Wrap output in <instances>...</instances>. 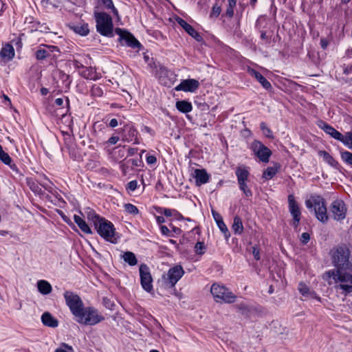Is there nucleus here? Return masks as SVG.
I'll use <instances>...</instances> for the list:
<instances>
[{"label": "nucleus", "instance_id": "nucleus-1", "mask_svg": "<svg viewBox=\"0 0 352 352\" xmlns=\"http://www.w3.org/2000/svg\"><path fill=\"white\" fill-rule=\"evenodd\" d=\"M347 270H329L322 274V278L329 285H334L336 290H342L345 296L352 293V274Z\"/></svg>", "mask_w": 352, "mask_h": 352}, {"label": "nucleus", "instance_id": "nucleus-2", "mask_svg": "<svg viewBox=\"0 0 352 352\" xmlns=\"http://www.w3.org/2000/svg\"><path fill=\"white\" fill-rule=\"evenodd\" d=\"M351 252L345 245L334 248L331 251V258L335 267L331 270H349L352 271V263L349 261Z\"/></svg>", "mask_w": 352, "mask_h": 352}, {"label": "nucleus", "instance_id": "nucleus-3", "mask_svg": "<svg viewBox=\"0 0 352 352\" xmlns=\"http://www.w3.org/2000/svg\"><path fill=\"white\" fill-rule=\"evenodd\" d=\"M94 216L96 219L94 220V226L100 236L107 241L116 243L118 238L116 236V233L113 224L103 217L96 216L94 214Z\"/></svg>", "mask_w": 352, "mask_h": 352}, {"label": "nucleus", "instance_id": "nucleus-4", "mask_svg": "<svg viewBox=\"0 0 352 352\" xmlns=\"http://www.w3.org/2000/svg\"><path fill=\"white\" fill-rule=\"evenodd\" d=\"M94 19L97 32L102 36H113V24L111 16L104 12L94 11Z\"/></svg>", "mask_w": 352, "mask_h": 352}, {"label": "nucleus", "instance_id": "nucleus-5", "mask_svg": "<svg viewBox=\"0 0 352 352\" xmlns=\"http://www.w3.org/2000/svg\"><path fill=\"white\" fill-rule=\"evenodd\" d=\"M75 320L84 325H96L104 320L97 309L94 307H84L83 310L75 317Z\"/></svg>", "mask_w": 352, "mask_h": 352}, {"label": "nucleus", "instance_id": "nucleus-6", "mask_svg": "<svg viewBox=\"0 0 352 352\" xmlns=\"http://www.w3.org/2000/svg\"><path fill=\"white\" fill-rule=\"evenodd\" d=\"M210 292L217 302L232 303L236 299V296L223 285L214 283L211 287Z\"/></svg>", "mask_w": 352, "mask_h": 352}, {"label": "nucleus", "instance_id": "nucleus-7", "mask_svg": "<svg viewBox=\"0 0 352 352\" xmlns=\"http://www.w3.org/2000/svg\"><path fill=\"white\" fill-rule=\"evenodd\" d=\"M63 297L66 305L75 318L83 310L85 305L82 300L78 294L71 290H65L63 293Z\"/></svg>", "mask_w": 352, "mask_h": 352}, {"label": "nucleus", "instance_id": "nucleus-8", "mask_svg": "<svg viewBox=\"0 0 352 352\" xmlns=\"http://www.w3.org/2000/svg\"><path fill=\"white\" fill-rule=\"evenodd\" d=\"M115 32L119 36V41L121 45H126L133 49L140 50L142 48V44L135 38V36L129 32L122 30L120 28L115 29Z\"/></svg>", "mask_w": 352, "mask_h": 352}, {"label": "nucleus", "instance_id": "nucleus-9", "mask_svg": "<svg viewBox=\"0 0 352 352\" xmlns=\"http://www.w3.org/2000/svg\"><path fill=\"white\" fill-rule=\"evenodd\" d=\"M287 202L289 211L292 217L290 223L296 230L301 219L300 206L293 195L287 197Z\"/></svg>", "mask_w": 352, "mask_h": 352}, {"label": "nucleus", "instance_id": "nucleus-10", "mask_svg": "<svg viewBox=\"0 0 352 352\" xmlns=\"http://www.w3.org/2000/svg\"><path fill=\"white\" fill-rule=\"evenodd\" d=\"M140 283L142 288L151 292L153 290V278L150 272L149 267L144 263H142L139 268Z\"/></svg>", "mask_w": 352, "mask_h": 352}, {"label": "nucleus", "instance_id": "nucleus-11", "mask_svg": "<svg viewBox=\"0 0 352 352\" xmlns=\"http://www.w3.org/2000/svg\"><path fill=\"white\" fill-rule=\"evenodd\" d=\"M251 149L261 162L265 163L269 162L272 152L262 142L254 140L251 144Z\"/></svg>", "mask_w": 352, "mask_h": 352}, {"label": "nucleus", "instance_id": "nucleus-12", "mask_svg": "<svg viewBox=\"0 0 352 352\" xmlns=\"http://www.w3.org/2000/svg\"><path fill=\"white\" fill-rule=\"evenodd\" d=\"M184 271L181 265H176L168 271L166 276H164L165 282L169 287H173L178 280L182 277Z\"/></svg>", "mask_w": 352, "mask_h": 352}, {"label": "nucleus", "instance_id": "nucleus-13", "mask_svg": "<svg viewBox=\"0 0 352 352\" xmlns=\"http://www.w3.org/2000/svg\"><path fill=\"white\" fill-rule=\"evenodd\" d=\"M330 210L336 221H341L346 217V208L342 200L334 201L331 204Z\"/></svg>", "mask_w": 352, "mask_h": 352}, {"label": "nucleus", "instance_id": "nucleus-14", "mask_svg": "<svg viewBox=\"0 0 352 352\" xmlns=\"http://www.w3.org/2000/svg\"><path fill=\"white\" fill-rule=\"evenodd\" d=\"M199 82L196 79L189 78L183 80L175 87V89L177 91H183L185 92H195L199 87Z\"/></svg>", "mask_w": 352, "mask_h": 352}, {"label": "nucleus", "instance_id": "nucleus-15", "mask_svg": "<svg viewBox=\"0 0 352 352\" xmlns=\"http://www.w3.org/2000/svg\"><path fill=\"white\" fill-rule=\"evenodd\" d=\"M176 22L193 38L198 42H202L203 38L201 34L197 32L194 28L188 24L185 20L179 16L175 18Z\"/></svg>", "mask_w": 352, "mask_h": 352}, {"label": "nucleus", "instance_id": "nucleus-16", "mask_svg": "<svg viewBox=\"0 0 352 352\" xmlns=\"http://www.w3.org/2000/svg\"><path fill=\"white\" fill-rule=\"evenodd\" d=\"M59 52L58 47L54 45H45L40 47L35 52L36 58L38 60H44L47 57H50L52 52Z\"/></svg>", "mask_w": 352, "mask_h": 352}, {"label": "nucleus", "instance_id": "nucleus-17", "mask_svg": "<svg viewBox=\"0 0 352 352\" xmlns=\"http://www.w3.org/2000/svg\"><path fill=\"white\" fill-rule=\"evenodd\" d=\"M192 175L195 180L197 186H200L208 183L210 179V175L207 173L206 170L204 168L195 169Z\"/></svg>", "mask_w": 352, "mask_h": 352}, {"label": "nucleus", "instance_id": "nucleus-18", "mask_svg": "<svg viewBox=\"0 0 352 352\" xmlns=\"http://www.w3.org/2000/svg\"><path fill=\"white\" fill-rule=\"evenodd\" d=\"M318 126L333 138L340 142L342 140L343 135L327 123L320 121Z\"/></svg>", "mask_w": 352, "mask_h": 352}, {"label": "nucleus", "instance_id": "nucleus-19", "mask_svg": "<svg viewBox=\"0 0 352 352\" xmlns=\"http://www.w3.org/2000/svg\"><path fill=\"white\" fill-rule=\"evenodd\" d=\"M325 203L324 199L319 195H311L305 201V206L308 209H314V212Z\"/></svg>", "mask_w": 352, "mask_h": 352}, {"label": "nucleus", "instance_id": "nucleus-20", "mask_svg": "<svg viewBox=\"0 0 352 352\" xmlns=\"http://www.w3.org/2000/svg\"><path fill=\"white\" fill-rule=\"evenodd\" d=\"M248 72L249 73L250 75L254 77L265 89H268L271 87L270 82L256 70L248 67Z\"/></svg>", "mask_w": 352, "mask_h": 352}, {"label": "nucleus", "instance_id": "nucleus-21", "mask_svg": "<svg viewBox=\"0 0 352 352\" xmlns=\"http://www.w3.org/2000/svg\"><path fill=\"white\" fill-rule=\"evenodd\" d=\"M14 50L10 43L5 44L0 51V56L8 61L11 60L14 57Z\"/></svg>", "mask_w": 352, "mask_h": 352}, {"label": "nucleus", "instance_id": "nucleus-22", "mask_svg": "<svg viewBox=\"0 0 352 352\" xmlns=\"http://www.w3.org/2000/svg\"><path fill=\"white\" fill-rule=\"evenodd\" d=\"M43 324L49 327L55 328L58 325V321L50 312H44L41 316Z\"/></svg>", "mask_w": 352, "mask_h": 352}, {"label": "nucleus", "instance_id": "nucleus-23", "mask_svg": "<svg viewBox=\"0 0 352 352\" xmlns=\"http://www.w3.org/2000/svg\"><path fill=\"white\" fill-rule=\"evenodd\" d=\"M138 133V132L135 128L132 126L129 127L126 133L122 136V141L127 142L134 141L133 143L138 144H139V141L137 138Z\"/></svg>", "mask_w": 352, "mask_h": 352}, {"label": "nucleus", "instance_id": "nucleus-24", "mask_svg": "<svg viewBox=\"0 0 352 352\" xmlns=\"http://www.w3.org/2000/svg\"><path fill=\"white\" fill-rule=\"evenodd\" d=\"M37 288L38 292L43 295H47L52 290L50 283L45 280H41L37 282Z\"/></svg>", "mask_w": 352, "mask_h": 352}, {"label": "nucleus", "instance_id": "nucleus-25", "mask_svg": "<svg viewBox=\"0 0 352 352\" xmlns=\"http://www.w3.org/2000/svg\"><path fill=\"white\" fill-rule=\"evenodd\" d=\"M318 155L331 166L338 168L339 163L329 153L325 151H321Z\"/></svg>", "mask_w": 352, "mask_h": 352}, {"label": "nucleus", "instance_id": "nucleus-26", "mask_svg": "<svg viewBox=\"0 0 352 352\" xmlns=\"http://www.w3.org/2000/svg\"><path fill=\"white\" fill-rule=\"evenodd\" d=\"M315 214L318 220L322 223H326L328 221L329 217L327 213V207L325 203L322 205V206H321L317 209V210L315 211Z\"/></svg>", "mask_w": 352, "mask_h": 352}, {"label": "nucleus", "instance_id": "nucleus-27", "mask_svg": "<svg viewBox=\"0 0 352 352\" xmlns=\"http://www.w3.org/2000/svg\"><path fill=\"white\" fill-rule=\"evenodd\" d=\"M238 184H243L248 181L249 177V171L245 168H237L235 171Z\"/></svg>", "mask_w": 352, "mask_h": 352}, {"label": "nucleus", "instance_id": "nucleus-28", "mask_svg": "<svg viewBox=\"0 0 352 352\" xmlns=\"http://www.w3.org/2000/svg\"><path fill=\"white\" fill-rule=\"evenodd\" d=\"M176 108L182 113H187L192 111V104L186 100H179L176 102Z\"/></svg>", "mask_w": 352, "mask_h": 352}, {"label": "nucleus", "instance_id": "nucleus-29", "mask_svg": "<svg viewBox=\"0 0 352 352\" xmlns=\"http://www.w3.org/2000/svg\"><path fill=\"white\" fill-rule=\"evenodd\" d=\"M74 220L83 232L86 234L91 233V230L89 226L80 216L75 214L74 216Z\"/></svg>", "mask_w": 352, "mask_h": 352}, {"label": "nucleus", "instance_id": "nucleus-30", "mask_svg": "<svg viewBox=\"0 0 352 352\" xmlns=\"http://www.w3.org/2000/svg\"><path fill=\"white\" fill-rule=\"evenodd\" d=\"M232 228L236 234H241L243 231V226L241 218L239 216H235L233 219Z\"/></svg>", "mask_w": 352, "mask_h": 352}, {"label": "nucleus", "instance_id": "nucleus-31", "mask_svg": "<svg viewBox=\"0 0 352 352\" xmlns=\"http://www.w3.org/2000/svg\"><path fill=\"white\" fill-rule=\"evenodd\" d=\"M122 258L124 262L127 263L130 266H134L138 263L137 258L135 254L132 252H125L122 255Z\"/></svg>", "mask_w": 352, "mask_h": 352}, {"label": "nucleus", "instance_id": "nucleus-32", "mask_svg": "<svg viewBox=\"0 0 352 352\" xmlns=\"http://www.w3.org/2000/svg\"><path fill=\"white\" fill-rule=\"evenodd\" d=\"M82 70L80 72L82 77L88 80H96V73L92 67H86L82 69Z\"/></svg>", "mask_w": 352, "mask_h": 352}, {"label": "nucleus", "instance_id": "nucleus-33", "mask_svg": "<svg viewBox=\"0 0 352 352\" xmlns=\"http://www.w3.org/2000/svg\"><path fill=\"white\" fill-rule=\"evenodd\" d=\"M298 289L300 294L306 298H315V292L310 290V289L304 283H300Z\"/></svg>", "mask_w": 352, "mask_h": 352}, {"label": "nucleus", "instance_id": "nucleus-34", "mask_svg": "<svg viewBox=\"0 0 352 352\" xmlns=\"http://www.w3.org/2000/svg\"><path fill=\"white\" fill-rule=\"evenodd\" d=\"M73 30L76 33L81 36H86L89 32V26L87 23H82L74 25Z\"/></svg>", "mask_w": 352, "mask_h": 352}, {"label": "nucleus", "instance_id": "nucleus-35", "mask_svg": "<svg viewBox=\"0 0 352 352\" xmlns=\"http://www.w3.org/2000/svg\"><path fill=\"white\" fill-rule=\"evenodd\" d=\"M228 6L226 11V16L232 18L234 14V8L236 5V0H228Z\"/></svg>", "mask_w": 352, "mask_h": 352}, {"label": "nucleus", "instance_id": "nucleus-36", "mask_svg": "<svg viewBox=\"0 0 352 352\" xmlns=\"http://www.w3.org/2000/svg\"><path fill=\"white\" fill-rule=\"evenodd\" d=\"M276 168L274 167H268L267 168L263 173V177L265 178L267 180H269L272 179L276 173Z\"/></svg>", "mask_w": 352, "mask_h": 352}, {"label": "nucleus", "instance_id": "nucleus-37", "mask_svg": "<svg viewBox=\"0 0 352 352\" xmlns=\"http://www.w3.org/2000/svg\"><path fill=\"white\" fill-rule=\"evenodd\" d=\"M341 142L352 150V131L348 132L345 135H343Z\"/></svg>", "mask_w": 352, "mask_h": 352}, {"label": "nucleus", "instance_id": "nucleus-38", "mask_svg": "<svg viewBox=\"0 0 352 352\" xmlns=\"http://www.w3.org/2000/svg\"><path fill=\"white\" fill-rule=\"evenodd\" d=\"M124 210L129 213V214H138L139 213V210L138 208L133 204H125L124 205Z\"/></svg>", "mask_w": 352, "mask_h": 352}, {"label": "nucleus", "instance_id": "nucleus-39", "mask_svg": "<svg viewBox=\"0 0 352 352\" xmlns=\"http://www.w3.org/2000/svg\"><path fill=\"white\" fill-rule=\"evenodd\" d=\"M107 9H111L115 15L118 14V10L115 8L112 0H100Z\"/></svg>", "mask_w": 352, "mask_h": 352}, {"label": "nucleus", "instance_id": "nucleus-40", "mask_svg": "<svg viewBox=\"0 0 352 352\" xmlns=\"http://www.w3.org/2000/svg\"><path fill=\"white\" fill-rule=\"evenodd\" d=\"M341 159L346 164L352 166V153L349 151H342L340 153Z\"/></svg>", "mask_w": 352, "mask_h": 352}, {"label": "nucleus", "instance_id": "nucleus-41", "mask_svg": "<svg viewBox=\"0 0 352 352\" xmlns=\"http://www.w3.org/2000/svg\"><path fill=\"white\" fill-rule=\"evenodd\" d=\"M260 129L262 131L263 135L267 138H273V134L270 129L266 125L265 122H261L260 124Z\"/></svg>", "mask_w": 352, "mask_h": 352}, {"label": "nucleus", "instance_id": "nucleus-42", "mask_svg": "<svg viewBox=\"0 0 352 352\" xmlns=\"http://www.w3.org/2000/svg\"><path fill=\"white\" fill-rule=\"evenodd\" d=\"M217 224L219 230L224 234L225 237L228 239L230 236V234L223 221H219Z\"/></svg>", "mask_w": 352, "mask_h": 352}, {"label": "nucleus", "instance_id": "nucleus-43", "mask_svg": "<svg viewBox=\"0 0 352 352\" xmlns=\"http://www.w3.org/2000/svg\"><path fill=\"white\" fill-rule=\"evenodd\" d=\"M91 93L94 97H101L103 95V90L100 86L95 85L91 87Z\"/></svg>", "mask_w": 352, "mask_h": 352}, {"label": "nucleus", "instance_id": "nucleus-44", "mask_svg": "<svg viewBox=\"0 0 352 352\" xmlns=\"http://www.w3.org/2000/svg\"><path fill=\"white\" fill-rule=\"evenodd\" d=\"M195 250L197 254L202 255L205 252L206 246L204 242L198 241L195 245Z\"/></svg>", "mask_w": 352, "mask_h": 352}, {"label": "nucleus", "instance_id": "nucleus-45", "mask_svg": "<svg viewBox=\"0 0 352 352\" xmlns=\"http://www.w3.org/2000/svg\"><path fill=\"white\" fill-rule=\"evenodd\" d=\"M239 186L240 190L243 191L246 197H251L252 196V192L248 187L246 182L243 184H239Z\"/></svg>", "mask_w": 352, "mask_h": 352}, {"label": "nucleus", "instance_id": "nucleus-46", "mask_svg": "<svg viewBox=\"0 0 352 352\" xmlns=\"http://www.w3.org/2000/svg\"><path fill=\"white\" fill-rule=\"evenodd\" d=\"M74 349L72 346L66 343H61L60 347L55 350V352H73Z\"/></svg>", "mask_w": 352, "mask_h": 352}, {"label": "nucleus", "instance_id": "nucleus-47", "mask_svg": "<svg viewBox=\"0 0 352 352\" xmlns=\"http://www.w3.org/2000/svg\"><path fill=\"white\" fill-rule=\"evenodd\" d=\"M0 160L6 165H10L12 159L4 151L0 153Z\"/></svg>", "mask_w": 352, "mask_h": 352}, {"label": "nucleus", "instance_id": "nucleus-48", "mask_svg": "<svg viewBox=\"0 0 352 352\" xmlns=\"http://www.w3.org/2000/svg\"><path fill=\"white\" fill-rule=\"evenodd\" d=\"M160 229L161 231V233L168 237H175L174 234H171L170 230L166 226L164 225H161L160 226Z\"/></svg>", "mask_w": 352, "mask_h": 352}, {"label": "nucleus", "instance_id": "nucleus-49", "mask_svg": "<svg viewBox=\"0 0 352 352\" xmlns=\"http://www.w3.org/2000/svg\"><path fill=\"white\" fill-rule=\"evenodd\" d=\"M158 212L163 214L166 217H172L173 214H176L175 212V209H170L166 208H160V210H157Z\"/></svg>", "mask_w": 352, "mask_h": 352}, {"label": "nucleus", "instance_id": "nucleus-50", "mask_svg": "<svg viewBox=\"0 0 352 352\" xmlns=\"http://www.w3.org/2000/svg\"><path fill=\"white\" fill-rule=\"evenodd\" d=\"M221 12V7L217 3H215L212 8L210 16L211 17H218L219 16Z\"/></svg>", "mask_w": 352, "mask_h": 352}, {"label": "nucleus", "instance_id": "nucleus-51", "mask_svg": "<svg viewBox=\"0 0 352 352\" xmlns=\"http://www.w3.org/2000/svg\"><path fill=\"white\" fill-rule=\"evenodd\" d=\"M171 234H174L175 236L179 235L182 233V230L179 228L174 226L172 223L169 224Z\"/></svg>", "mask_w": 352, "mask_h": 352}, {"label": "nucleus", "instance_id": "nucleus-52", "mask_svg": "<svg viewBox=\"0 0 352 352\" xmlns=\"http://www.w3.org/2000/svg\"><path fill=\"white\" fill-rule=\"evenodd\" d=\"M138 187V182L136 180H132L127 184L126 189L130 191H134Z\"/></svg>", "mask_w": 352, "mask_h": 352}, {"label": "nucleus", "instance_id": "nucleus-53", "mask_svg": "<svg viewBox=\"0 0 352 352\" xmlns=\"http://www.w3.org/2000/svg\"><path fill=\"white\" fill-rule=\"evenodd\" d=\"M300 240L303 244H307L310 240L309 234L307 232L302 233L300 236Z\"/></svg>", "mask_w": 352, "mask_h": 352}, {"label": "nucleus", "instance_id": "nucleus-54", "mask_svg": "<svg viewBox=\"0 0 352 352\" xmlns=\"http://www.w3.org/2000/svg\"><path fill=\"white\" fill-rule=\"evenodd\" d=\"M271 37H272V35L270 34H268L267 32H265V31L261 32V39L268 42L271 39Z\"/></svg>", "mask_w": 352, "mask_h": 352}, {"label": "nucleus", "instance_id": "nucleus-55", "mask_svg": "<svg viewBox=\"0 0 352 352\" xmlns=\"http://www.w3.org/2000/svg\"><path fill=\"white\" fill-rule=\"evenodd\" d=\"M30 189L38 194L41 192V189L39 188V186L36 184L35 183L32 182V184H30Z\"/></svg>", "mask_w": 352, "mask_h": 352}, {"label": "nucleus", "instance_id": "nucleus-56", "mask_svg": "<svg viewBox=\"0 0 352 352\" xmlns=\"http://www.w3.org/2000/svg\"><path fill=\"white\" fill-rule=\"evenodd\" d=\"M236 307L239 310H240L241 311V313L243 314H246L247 312L248 311V307L246 306V305L243 304V303H241V304H239V305H236Z\"/></svg>", "mask_w": 352, "mask_h": 352}, {"label": "nucleus", "instance_id": "nucleus-57", "mask_svg": "<svg viewBox=\"0 0 352 352\" xmlns=\"http://www.w3.org/2000/svg\"><path fill=\"white\" fill-rule=\"evenodd\" d=\"M146 160L148 164H154L157 162V158L155 156L150 155L146 156Z\"/></svg>", "mask_w": 352, "mask_h": 352}, {"label": "nucleus", "instance_id": "nucleus-58", "mask_svg": "<svg viewBox=\"0 0 352 352\" xmlns=\"http://www.w3.org/2000/svg\"><path fill=\"white\" fill-rule=\"evenodd\" d=\"M212 214L213 218L215 220L217 223V222H219V221L223 220L221 215L220 214H219L217 212L212 210Z\"/></svg>", "mask_w": 352, "mask_h": 352}, {"label": "nucleus", "instance_id": "nucleus-59", "mask_svg": "<svg viewBox=\"0 0 352 352\" xmlns=\"http://www.w3.org/2000/svg\"><path fill=\"white\" fill-rule=\"evenodd\" d=\"M119 140L120 138L118 136H111L107 142V144H116L119 141Z\"/></svg>", "mask_w": 352, "mask_h": 352}, {"label": "nucleus", "instance_id": "nucleus-60", "mask_svg": "<svg viewBox=\"0 0 352 352\" xmlns=\"http://www.w3.org/2000/svg\"><path fill=\"white\" fill-rule=\"evenodd\" d=\"M94 214L96 216H98L97 214H96V212L94 210H90L88 213V219L91 220L93 221V223H94V220L96 219L94 218Z\"/></svg>", "mask_w": 352, "mask_h": 352}, {"label": "nucleus", "instance_id": "nucleus-61", "mask_svg": "<svg viewBox=\"0 0 352 352\" xmlns=\"http://www.w3.org/2000/svg\"><path fill=\"white\" fill-rule=\"evenodd\" d=\"M118 124V120L116 118H113L110 120L109 126L111 128L117 126Z\"/></svg>", "mask_w": 352, "mask_h": 352}, {"label": "nucleus", "instance_id": "nucleus-62", "mask_svg": "<svg viewBox=\"0 0 352 352\" xmlns=\"http://www.w3.org/2000/svg\"><path fill=\"white\" fill-rule=\"evenodd\" d=\"M54 103L58 107H62L63 105L64 101L63 98H58L55 100Z\"/></svg>", "mask_w": 352, "mask_h": 352}, {"label": "nucleus", "instance_id": "nucleus-63", "mask_svg": "<svg viewBox=\"0 0 352 352\" xmlns=\"http://www.w3.org/2000/svg\"><path fill=\"white\" fill-rule=\"evenodd\" d=\"M138 152V148H129L128 149V155L132 156Z\"/></svg>", "mask_w": 352, "mask_h": 352}, {"label": "nucleus", "instance_id": "nucleus-64", "mask_svg": "<svg viewBox=\"0 0 352 352\" xmlns=\"http://www.w3.org/2000/svg\"><path fill=\"white\" fill-rule=\"evenodd\" d=\"M252 253H253L254 257L256 260L258 261L260 259L259 251L258 250H256V248H254Z\"/></svg>", "mask_w": 352, "mask_h": 352}]
</instances>
